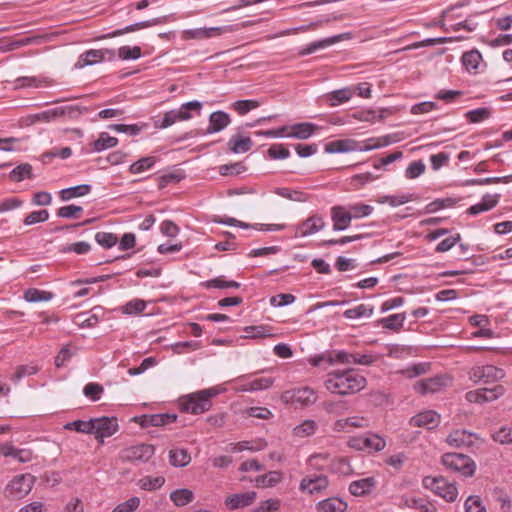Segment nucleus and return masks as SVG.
I'll return each instance as SVG.
<instances>
[{
	"mask_svg": "<svg viewBox=\"0 0 512 512\" xmlns=\"http://www.w3.org/2000/svg\"><path fill=\"white\" fill-rule=\"evenodd\" d=\"M366 384V378L354 369L334 370L328 373L325 381L326 389L339 395L358 393Z\"/></svg>",
	"mask_w": 512,
	"mask_h": 512,
	"instance_id": "nucleus-1",
	"label": "nucleus"
},
{
	"mask_svg": "<svg viewBox=\"0 0 512 512\" xmlns=\"http://www.w3.org/2000/svg\"><path fill=\"white\" fill-rule=\"evenodd\" d=\"M218 394L215 387L192 393L181 400L182 410L192 414L204 413L211 408V398Z\"/></svg>",
	"mask_w": 512,
	"mask_h": 512,
	"instance_id": "nucleus-2",
	"label": "nucleus"
},
{
	"mask_svg": "<svg viewBox=\"0 0 512 512\" xmlns=\"http://www.w3.org/2000/svg\"><path fill=\"white\" fill-rule=\"evenodd\" d=\"M441 463L446 468L459 472L465 477L473 476L476 470L475 462L464 454L446 453L442 456Z\"/></svg>",
	"mask_w": 512,
	"mask_h": 512,
	"instance_id": "nucleus-3",
	"label": "nucleus"
},
{
	"mask_svg": "<svg viewBox=\"0 0 512 512\" xmlns=\"http://www.w3.org/2000/svg\"><path fill=\"white\" fill-rule=\"evenodd\" d=\"M423 486L442 497L448 502H454L458 495L457 487L454 483L448 482L444 477H425Z\"/></svg>",
	"mask_w": 512,
	"mask_h": 512,
	"instance_id": "nucleus-4",
	"label": "nucleus"
},
{
	"mask_svg": "<svg viewBox=\"0 0 512 512\" xmlns=\"http://www.w3.org/2000/svg\"><path fill=\"white\" fill-rule=\"evenodd\" d=\"M280 399L285 404L304 407L314 404L317 400V395L310 387H300L284 391Z\"/></svg>",
	"mask_w": 512,
	"mask_h": 512,
	"instance_id": "nucleus-5",
	"label": "nucleus"
},
{
	"mask_svg": "<svg viewBox=\"0 0 512 512\" xmlns=\"http://www.w3.org/2000/svg\"><path fill=\"white\" fill-rule=\"evenodd\" d=\"M35 477L29 473L15 476L7 485V497L21 499L32 489Z\"/></svg>",
	"mask_w": 512,
	"mask_h": 512,
	"instance_id": "nucleus-6",
	"label": "nucleus"
},
{
	"mask_svg": "<svg viewBox=\"0 0 512 512\" xmlns=\"http://www.w3.org/2000/svg\"><path fill=\"white\" fill-rule=\"evenodd\" d=\"M504 376V371L493 365L476 366L469 371V378L474 383H491L504 378Z\"/></svg>",
	"mask_w": 512,
	"mask_h": 512,
	"instance_id": "nucleus-7",
	"label": "nucleus"
},
{
	"mask_svg": "<svg viewBox=\"0 0 512 512\" xmlns=\"http://www.w3.org/2000/svg\"><path fill=\"white\" fill-rule=\"evenodd\" d=\"M92 424L94 426L92 434L95 435L97 440H101L107 437H111L118 430V423L115 417H100L92 418Z\"/></svg>",
	"mask_w": 512,
	"mask_h": 512,
	"instance_id": "nucleus-8",
	"label": "nucleus"
},
{
	"mask_svg": "<svg viewBox=\"0 0 512 512\" xmlns=\"http://www.w3.org/2000/svg\"><path fill=\"white\" fill-rule=\"evenodd\" d=\"M505 393V388L502 385H496L492 389L483 388L466 393L465 398L470 403H484L491 402Z\"/></svg>",
	"mask_w": 512,
	"mask_h": 512,
	"instance_id": "nucleus-9",
	"label": "nucleus"
},
{
	"mask_svg": "<svg viewBox=\"0 0 512 512\" xmlns=\"http://www.w3.org/2000/svg\"><path fill=\"white\" fill-rule=\"evenodd\" d=\"M154 455V447L149 444H139L126 448L122 451L121 457L125 461L146 462Z\"/></svg>",
	"mask_w": 512,
	"mask_h": 512,
	"instance_id": "nucleus-10",
	"label": "nucleus"
},
{
	"mask_svg": "<svg viewBox=\"0 0 512 512\" xmlns=\"http://www.w3.org/2000/svg\"><path fill=\"white\" fill-rule=\"evenodd\" d=\"M232 31L231 26L189 29L183 32V38L186 40H203Z\"/></svg>",
	"mask_w": 512,
	"mask_h": 512,
	"instance_id": "nucleus-11",
	"label": "nucleus"
},
{
	"mask_svg": "<svg viewBox=\"0 0 512 512\" xmlns=\"http://www.w3.org/2000/svg\"><path fill=\"white\" fill-rule=\"evenodd\" d=\"M329 486V480L325 475H313L304 477L299 485L302 492H307L310 495L318 494Z\"/></svg>",
	"mask_w": 512,
	"mask_h": 512,
	"instance_id": "nucleus-12",
	"label": "nucleus"
},
{
	"mask_svg": "<svg viewBox=\"0 0 512 512\" xmlns=\"http://www.w3.org/2000/svg\"><path fill=\"white\" fill-rule=\"evenodd\" d=\"M450 378L443 376H435L432 378L422 379L415 383L414 389L419 394H428L439 392L443 387L447 386Z\"/></svg>",
	"mask_w": 512,
	"mask_h": 512,
	"instance_id": "nucleus-13",
	"label": "nucleus"
},
{
	"mask_svg": "<svg viewBox=\"0 0 512 512\" xmlns=\"http://www.w3.org/2000/svg\"><path fill=\"white\" fill-rule=\"evenodd\" d=\"M325 227V221L321 216L313 215L296 226V236L307 237L315 234Z\"/></svg>",
	"mask_w": 512,
	"mask_h": 512,
	"instance_id": "nucleus-14",
	"label": "nucleus"
},
{
	"mask_svg": "<svg viewBox=\"0 0 512 512\" xmlns=\"http://www.w3.org/2000/svg\"><path fill=\"white\" fill-rule=\"evenodd\" d=\"M350 38H351V34L350 33H342V34H338V35H335V36H332V37H328V38H325V39H322V40H318V41L310 43L305 48H302L298 52V55L299 56H306V55H309V54H312V53L316 52L319 49L327 48V47H329V46H331V45H333V44H335V43H337L339 41L348 40Z\"/></svg>",
	"mask_w": 512,
	"mask_h": 512,
	"instance_id": "nucleus-15",
	"label": "nucleus"
},
{
	"mask_svg": "<svg viewBox=\"0 0 512 512\" xmlns=\"http://www.w3.org/2000/svg\"><path fill=\"white\" fill-rule=\"evenodd\" d=\"M256 492L249 491L244 493L232 494L225 499V505L229 510H235L251 505L256 499Z\"/></svg>",
	"mask_w": 512,
	"mask_h": 512,
	"instance_id": "nucleus-16",
	"label": "nucleus"
},
{
	"mask_svg": "<svg viewBox=\"0 0 512 512\" xmlns=\"http://www.w3.org/2000/svg\"><path fill=\"white\" fill-rule=\"evenodd\" d=\"M440 415L435 411L429 410L421 412L410 419V425L413 427H423L433 429L438 426Z\"/></svg>",
	"mask_w": 512,
	"mask_h": 512,
	"instance_id": "nucleus-17",
	"label": "nucleus"
},
{
	"mask_svg": "<svg viewBox=\"0 0 512 512\" xmlns=\"http://www.w3.org/2000/svg\"><path fill=\"white\" fill-rule=\"evenodd\" d=\"M331 219L333 221V230L342 231L349 227L351 215L344 206H334L331 208Z\"/></svg>",
	"mask_w": 512,
	"mask_h": 512,
	"instance_id": "nucleus-18",
	"label": "nucleus"
},
{
	"mask_svg": "<svg viewBox=\"0 0 512 512\" xmlns=\"http://www.w3.org/2000/svg\"><path fill=\"white\" fill-rule=\"evenodd\" d=\"M476 435L467 430H455L447 436V443L453 447H470L474 444Z\"/></svg>",
	"mask_w": 512,
	"mask_h": 512,
	"instance_id": "nucleus-19",
	"label": "nucleus"
},
{
	"mask_svg": "<svg viewBox=\"0 0 512 512\" xmlns=\"http://www.w3.org/2000/svg\"><path fill=\"white\" fill-rule=\"evenodd\" d=\"M230 116L224 111H215L209 116L206 133L213 134L222 131L230 124Z\"/></svg>",
	"mask_w": 512,
	"mask_h": 512,
	"instance_id": "nucleus-20",
	"label": "nucleus"
},
{
	"mask_svg": "<svg viewBox=\"0 0 512 512\" xmlns=\"http://www.w3.org/2000/svg\"><path fill=\"white\" fill-rule=\"evenodd\" d=\"M358 148V142L354 139H340L334 140L326 144V153H347L356 151Z\"/></svg>",
	"mask_w": 512,
	"mask_h": 512,
	"instance_id": "nucleus-21",
	"label": "nucleus"
},
{
	"mask_svg": "<svg viewBox=\"0 0 512 512\" xmlns=\"http://www.w3.org/2000/svg\"><path fill=\"white\" fill-rule=\"evenodd\" d=\"M104 58H105L104 50L91 49V50H88V51L82 53L79 56L78 61L75 64V67L83 68L85 66L94 65L96 63L103 61Z\"/></svg>",
	"mask_w": 512,
	"mask_h": 512,
	"instance_id": "nucleus-22",
	"label": "nucleus"
},
{
	"mask_svg": "<svg viewBox=\"0 0 512 512\" xmlns=\"http://www.w3.org/2000/svg\"><path fill=\"white\" fill-rule=\"evenodd\" d=\"M499 198V194H486L479 203L472 205L468 209V213L471 215H477L479 213L489 211L497 205Z\"/></svg>",
	"mask_w": 512,
	"mask_h": 512,
	"instance_id": "nucleus-23",
	"label": "nucleus"
},
{
	"mask_svg": "<svg viewBox=\"0 0 512 512\" xmlns=\"http://www.w3.org/2000/svg\"><path fill=\"white\" fill-rule=\"evenodd\" d=\"M161 22L162 21L159 18H153V19L137 22V23L128 25V26H126V27H124L122 29H117V30L113 31L112 33H109L105 37H111V38L112 37H117V36L123 35L125 33L134 32V31H137V30H140V29H144V28H148V27H152V26L158 25Z\"/></svg>",
	"mask_w": 512,
	"mask_h": 512,
	"instance_id": "nucleus-24",
	"label": "nucleus"
},
{
	"mask_svg": "<svg viewBox=\"0 0 512 512\" xmlns=\"http://www.w3.org/2000/svg\"><path fill=\"white\" fill-rule=\"evenodd\" d=\"M375 486V479L367 477L353 481L349 486V491L354 496H363L369 493Z\"/></svg>",
	"mask_w": 512,
	"mask_h": 512,
	"instance_id": "nucleus-25",
	"label": "nucleus"
},
{
	"mask_svg": "<svg viewBox=\"0 0 512 512\" xmlns=\"http://www.w3.org/2000/svg\"><path fill=\"white\" fill-rule=\"evenodd\" d=\"M229 149L233 153H245L249 151L253 145L252 140L250 137H242L240 135H233L228 143H227Z\"/></svg>",
	"mask_w": 512,
	"mask_h": 512,
	"instance_id": "nucleus-26",
	"label": "nucleus"
},
{
	"mask_svg": "<svg viewBox=\"0 0 512 512\" xmlns=\"http://www.w3.org/2000/svg\"><path fill=\"white\" fill-rule=\"evenodd\" d=\"M354 94L351 87L335 90L327 94L326 98L330 106H337L341 103L348 102Z\"/></svg>",
	"mask_w": 512,
	"mask_h": 512,
	"instance_id": "nucleus-27",
	"label": "nucleus"
},
{
	"mask_svg": "<svg viewBox=\"0 0 512 512\" xmlns=\"http://www.w3.org/2000/svg\"><path fill=\"white\" fill-rule=\"evenodd\" d=\"M195 496L192 490L183 488L170 493V499L177 507H183L193 502Z\"/></svg>",
	"mask_w": 512,
	"mask_h": 512,
	"instance_id": "nucleus-28",
	"label": "nucleus"
},
{
	"mask_svg": "<svg viewBox=\"0 0 512 512\" xmlns=\"http://www.w3.org/2000/svg\"><path fill=\"white\" fill-rule=\"evenodd\" d=\"M318 508L322 512H344L347 509V503L337 497H331L320 501Z\"/></svg>",
	"mask_w": 512,
	"mask_h": 512,
	"instance_id": "nucleus-29",
	"label": "nucleus"
},
{
	"mask_svg": "<svg viewBox=\"0 0 512 512\" xmlns=\"http://www.w3.org/2000/svg\"><path fill=\"white\" fill-rule=\"evenodd\" d=\"M192 117L191 114H185L184 112H180L178 110H170L164 114V117L160 124H156V127L158 128H168L177 121H186L189 120Z\"/></svg>",
	"mask_w": 512,
	"mask_h": 512,
	"instance_id": "nucleus-30",
	"label": "nucleus"
},
{
	"mask_svg": "<svg viewBox=\"0 0 512 512\" xmlns=\"http://www.w3.org/2000/svg\"><path fill=\"white\" fill-rule=\"evenodd\" d=\"M292 132L287 134L289 137L297 139L309 138L317 129V126L313 123H298L291 127Z\"/></svg>",
	"mask_w": 512,
	"mask_h": 512,
	"instance_id": "nucleus-31",
	"label": "nucleus"
},
{
	"mask_svg": "<svg viewBox=\"0 0 512 512\" xmlns=\"http://www.w3.org/2000/svg\"><path fill=\"white\" fill-rule=\"evenodd\" d=\"M91 191V186L88 184H81L74 187L62 189L60 191V198L63 201H68L73 198L85 196Z\"/></svg>",
	"mask_w": 512,
	"mask_h": 512,
	"instance_id": "nucleus-32",
	"label": "nucleus"
},
{
	"mask_svg": "<svg viewBox=\"0 0 512 512\" xmlns=\"http://www.w3.org/2000/svg\"><path fill=\"white\" fill-rule=\"evenodd\" d=\"M169 461L174 467H185L191 462V456L186 449H171L169 451Z\"/></svg>",
	"mask_w": 512,
	"mask_h": 512,
	"instance_id": "nucleus-33",
	"label": "nucleus"
},
{
	"mask_svg": "<svg viewBox=\"0 0 512 512\" xmlns=\"http://www.w3.org/2000/svg\"><path fill=\"white\" fill-rule=\"evenodd\" d=\"M462 64L466 68L467 71L472 72L476 71L478 69V66L480 65V62L482 60V55L477 50H471L468 52H465L462 55Z\"/></svg>",
	"mask_w": 512,
	"mask_h": 512,
	"instance_id": "nucleus-34",
	"label": "nucleus"
},
{
	"mask_svg": "<svg viewBox=\"0 0 512 512\" xmlns=\"http://www.w3.org/2000/svg\"><path fill=\"white\" fill-rule=\"evenodd\" d=\"M118 144L116 137L110 136L106 132H102L99 138L92 143V149L95 152H101L105 149L115 147Z\"/></svg>",
	"mask_w": 512,
	"mask_h": 512,
	"instance_id": "nucleus-35",
	"label": "nucleus"
},
{
	"mask_svg": "<svg viewBox=\"0 0 512 512\" xmlns=\"http://www.w3.org/2000/svg\"><path fill=\"white\" fill-rule=\"evenodd\" d=\"M373 307L368 304H359L356 307L348 309L344 312V317L348 319L367 318L373 314Z\"/></svg>",
	"mask_w": 512,
	"mask_h": 512,
	"instance_id": "nucleus-36",
	"label": "nucleus"
},
{
	"mask_svg": "<svg viewBox=\"0 0 512 512\" xmlns=\"http://www.w3.org/2000/svg\"><path fill=\"white\" fill-rule=\"evenodd\" d=\"M282 480V473L280 471H270L265 475L256 477L255 483L259 487H272Z\"/></svg>",
	"mask_w": 512,
	"mask_h": 512,
	"instance_id": "nucleus-37",
	"label": "nucleus"
},
{
	"mask_svg": "<svg viewBox=\"0 0 512 512\" xmlns=\"http://www.w3.org/2000/svg\"><path fill=\"white\" fill-rule=\"evenodd\" d=\"M365 451L378 452L384 449L386 442L377 434H366L364 435Z\"/></svg>",
	"mask_w": 512,
	"mask_h": 512,
	"instance_id": "nucleus-38",
	"label": "nucleus"
},
{
	"mask_svg": "<svg viewBox=\"0 0 512 512\" xmlns=\"http://www.w3.org/2000/svg\"><path fill=\"white\" fill-rule=\"evenodd\" d=\"M405 318V313H398L382 318L379 323L383 328L398 331L403 326Z\"/></svg>",
	"mask_w": 512,
	"mask_h": 512,
	"instance_id": "nucleus-39",
	"label": "nucleus"
},
{
	"mask_svg": "<svg viewBox=\"0 0 512 512\" xmlns=\"http://www.w3.org/2000/svg\"><path fill=\"white\" fill-rule=\"evenodd\" d=\"M9 177L15 182H20L25 178L31 179L33 177L32 166L28 163L20 164L10 172Z\"/></svg>",
	"mask_w": 512,
	"mask_h": 512,
	"instance_id": "nucleus-40",
	"label": "nucleus"
},
{
	"mask_svg": "<svg viewBox=\"0 0 512 512\" xmlns=\"http://www.w3.org/2000/svg\"><path fill=\"white\" fill-rule=\"evenodd\" d=\"M64 429L69 431H76L79 433H85V434H92L93 431V424L92 419L84 421V420H76L72 422L66 423L64 426Z\"/></svg>",
	"mask_w": 512,
	"mask_h": 512,
	"instance_id": "nucleus-41",
	"label": "nucleus"
},
{
	"mask_svg": "<svg viewBox=\"0 0 512 512\" xmlns=\"http://www.w3.org/2000/svg\"><path fill=\"white\" fill-rule=\"evenodd\" d=\"M245 332V338H266L274 335L272 333V328L265 325L248 326L245 328Z\"/></svg>",
	"mask_w": 512,
	"mask_h": 512,
	"instance_id": "nucleus-42",
	"label": "nucleus"
},
{
	"mask_svg": "<svg viewBox=\"0 0 512 512\" xmlns=\"http://www.w3.org/2000/svg\"><path fill=\"white\" fill-rule=\"evenodd\" d=\"M205 288H217V289H228V288H239L240 283L234 280H224L222 277L210 279L201 284Z\"/></svg>",
	"mask_w": 512,
	"mask_h": 512,
	"instance_id": "nucleus-43",
	"label": "nucleus"
},
{
	"mask_svg": "<svg viewBox=\"0 0 512 512\" xmlns=\"http://www.w3.org/2000/svg\"><path fill=\"white\" fill-rule=\"evenodd\" d=\"M165 483V478L162 476L150 477L146 476L139 480L138 485L141 489L151 491L159 489Z\"/></svg>",
	"mask_w": 512,
	"mask_h": 512,
	"instance_id": "nucleus-44",
	"label": "nucleus"
},
{
	"mask_svg": "<svg viewBox=\"0 0 512 512\" xmlns=\"http://www.w3.org/2000/svg\"><path fill=\"white\" fill-rule=\"evenodd\" d=\"M155 162L156 159L153 156L143 157L138 161L134 162L133 164H131L129 167V171L132 174L142 173L150 169L155 164Z\"/></svg>",
	"mask_w": 512,
	"mask_h": 512,
	"instance_id": "nucleus-45",
	"label": "nucleus"
},
{
	"mask_svg": "<svg viewBox=\"0 0 512 512\" xmlns=\"http://www.w3.org/2000/svg\"><path fill=\"white\" fill-rule=\"evenodd\" d=\"M24 298L27 302L31 303L49 301L52 298V293L31 288L25 292Z\"/></svg>",
	"mask_w": 512,
	"mask_h": 512,
	"instance_id": "nucleus-46",
	"label": "nucleus"
},
{
	"mask_svg": "<svg viewBox=\"0 0 512 512\" xmlns=\"http://www.w3.org/2000/svg\"><path fill=\"white\" fill-rule=\"evenodd\" d=\"M317 424L313 420H305L294 428V433L299 437H308L315 433Z\"/></svg>",
	"mask_w": 512,
	"mask_h": 512,
	"instance_id": "nucleus-47",
	"label": "nucleus"
},
{
	"mask_svg": "<svg viewBox=\"0 0 512 512\" xmlns=\"http://www.w3.org/2000/svg\"><path fill=\"white\" fill-rule=\"evenodd\" d=\"M37 372L38 367L36 365H20L15 369L14 374L11 376V380L14 383H18L22 378L34 375Z\"/></svg>",
	"mask_w": 512,
	"mask_h": 512,
	"instance_id": "nucleus-48",
	"label": "nucleus"
},
{
	"mask_svg": "<svg viewBox=\"0 0 512 512\" xmlns=\"http://www.w3.org/2000/svg\"><path fill=\"white\" fill-rule=\"evenodd\" d=\"M351 215V219H358L371 214L373 207L366 204H353L346 208Z\"/></svg>",
	"mask_w": 512,
	"mask_h": 512,
	"instance_id": "nucleus-49",
	"label": "nucleus"
},
{
	"mask_svg": "<svg viewBox=\"0 0 512 512\" xmlns=\"http://www.w3.org/2000/svg\"><path fill=\"white\" fill-rule=\"evenodd\" d=\"M492 438L495 442L502 445L512 444V427L504 426L492 434Z\"/></svg>",
	"mask_w": 512,
	"mask_h": 512,
	"instance_id": "nucleus-50",
	"label": "nucleus"
},
{
	"mask_svg": "<svg viewBox=\"0 0 512 512\" xmlns=\"http://www.w3.org/2000/svg\"><path fill=\"white\" fill-rule=\"evenodd\" d=\"M491 115V111L489 108L481 107L475 110L468 111L465 116L471 123H478L488 119Z\"/></svg>",
	"mask_w": 512,
	"mask_h": 512,
	"instance_id": "nucleus-51",
	"label": "nucleus"
},
{
	"mask_svg": "<svg viewBox=\"0 0 512 512\" xmlns=\"http://www.w3.org/2000/svg\"><path fill=\"white\" fill-rule=\"evenodd\" d=\"M260 103L257 100H238L232 104L233 109L240 115H245L250 110L259 107Z\"/></svg>",
	"mask_w": 512,
	"mask_h": 512,
	"instance_id": "nucleus-52",
	"label": "nucleus"
},
{
	"mask_svg": "<svg viewBox=\"0 0 512 512\" xmlns=\"http://www.w3.org/2000/svg\"><path fill=\"white\" fill-rule=\"evenodd\" d=\"M118 56L122 60H136L141 57V48L139 46H122L118 49Z\"/></svg>",
	"mask_w": 512,
	"mask_h": 512,
	"instance_id": "nucleus-53",
	"label": "nucleus"
},
{
	"mask_svg": "<svg viewBox=\"0 0 512 512\" xmlns=\"http://www.w3.org/2000/svg\"><path fill=\"white\" fill-rule=\"evenodd\" d=\"M465 512H487L479 496H469L464 503Z\"/></svg>",
	"mask_w": 512,
	"mask_h": 512,
	"instance_id": "nucleus-54",
	"label": "nucleus"
},
{
	"mask_svg": "<svg viewBox=\"0 0 512 512\" xmlns=\"http://www.w3.org/2000/svg\"><path fill=\"white\" fill-rule=\"evenodd\" d=\"M243 414L246 415L247 417L259 418L264 420L270 419L273 416L272 412L266 407H250L245 409L243 411Z\"/></svg>",
	"mask_w": 512,
	"mask_h": 512,
	"instance_id": "nucleus-55",
	"label": "nucleus"
},
{
	"mask_svg": "<svg viewBox=\"0 0 512 512\" xmlns=\"http://www.w3.org/2000/svg\"><path fill=\"white\" fill-rule=\"evenodd\" d=\"M426 166L423 161H414L408 165L405 170V176L408 179H415L425 172Z\"/></svg>",
	"mask_w": 512,
	"mask_h": 512,
	"instance_id": "nucleus-56",
	"label": "nucleus"
},
{
	"mask_svg": "<svg viewBox=\"0 0 512 512\" xmlns=\"http://www.w3.org/2000/svg\"><path fill=\"white\" fill-rule=\"evenodd\" d=\"M95 240L102 247L109 249L113 247L117 243V236L113 233L108 232H98L95 235Z\"/></svg>",
	"mask_w": 512,
	"mask_h": 512,
	"instance_id": "nucleus-57",
	"label": "nucleus"
},
{
	"mask_svg": "<svg viewBox=\"0 0 512 512\" xmlns=\"http://www.w3.org/2000/svg\"><path fill=\"white\" fill-rule=\"evenodd\" d=\"M91 250V245L86 241H79L69 244L62 248L63 253L74 252L79 255L87 254Z\"/></svg>",
	"mask_w": 512,
	"mask_h": 512,
	"instance_id": "nucleus-58",
	"label": "nucleus"
},
{
	"mask_svg": "<svg viewBox=\"0 0 512 512\" xmlns=\"http://www.w3.org/2000/svg\"><path fill=\"white\" fill-rule=\"evenodd\" d=\"M146 308V302L142 299H133L125 304L123 312L125 314H140Z\"/></svg>",
	"mask_w": 512,
	"mask_h": 512,
	"instance_id": "nucleus-59",
	"label": "nucleus"
},
{
	"mask_svg": "<svg viewBox=\"0 0 512 512\" xmlns=\"http://www.w3.org/2000/svg\"><path fill=\"white\" fill-rule=\"evenodd\" d=\"M49 218V212L45 209L33 211L30 214H28L24 219L25 225H33L36 223L45 222Z\"/></svg>",
	"mask_w": 512,
	"mask_h": 512,
	"instance_id": "nucleus-60",
	"label": "nucleus"
},
{
	"mask_svg": "<svg viewBox=\"0 0 512 512\" xmlns=\"http://www.w3.org/2000/svg\"><path fill=\"white\" fill-rule=\"evenodd\" d=\"M177 419L175 414H152L150 415V420L152 421V426H165L171 423H174Z\"/></svg>",
	"mask_w": 512,
	"mask_h": 512,
	"instance_id": "nucleus-61",
	"label": "nucleus"
},
{
	"mask_svg": "<svg viewBox=\"0 0 512 512\" xmlns=\"http://www.w3.org/2000/svg\"><path fill=\"white\" fill-rule=\"evenodd\" d=\"M140 505V499L138 497H131L125 502L117 505L112 512H134Z\"/></svg>",
	"mask_w": 512,
	"mask_h": 512,
	"instance_id": "nucleus-62",
	"label": "nucleus"
},
{
	"mask_svg": "<svg viewBox=\"0 0 512 512\" xmlns=\"http://www.w3.org/2000/svg\"><path fill=\"white\" fill-rule=\"evenodd\" d=\"M83 208L81 206L76 205H67L60 207L57 210V216L62 218H77L78 214L82 212Z\"/></svg>",
	"mask_w": 512,
	"mask_h": 512,
	"instance_id": "nucleus-63",
	"label": "nucleus"
},
{
	"mask_svg": "<svg viewBox=\"0 0 512 512\" xmlns=\"http://www.w3.org/2000/svg\"><path fill=\"white\" fill-rule=\"evenodd\" d=\"M279 509V501L268 499L259 503L252 512H273Z\"/></svg>",
	"mask_w": 512,
	"mask_h": 512,
	"instance_id": "nucleus-64",
	"label": "nucleus"
}]
</instances>
